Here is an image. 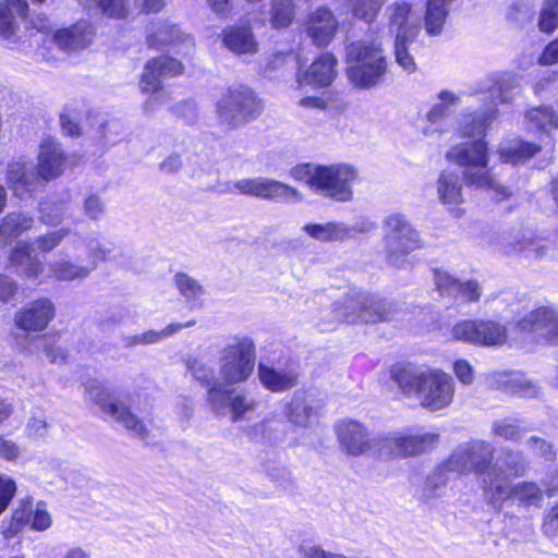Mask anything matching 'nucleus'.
<instances>
[{"instance_id": "nucleus-1", "label": "nucleus", "mask_w": 558, "mask_h": 558, "mask_svg": "<svg viewBox=\"0 0 558 558\" xmlns=\"http://www.w3.org/2000/svg\"><path fill=\"white\" fill-rule=\"evenodd\" d=\"M291 175L306 183L314 193L341 203L353 198V183L357 180L356 169L347 163H301L291 169Z\"/></svg>"}, {"instance_id": "nucleus-2", "label": "nucleus", "mask_w": 558, "mask_h": 558, "mask_svg": "<svg viewBox=\"0 0 558 558\" xmlns=\"http://www.w3.org/2000/svg\"><path fill=\"white\" fill-rule=\"evenodd\" d=\"M446 158L465 168L463 179L468 185L493 191L494 197L498 202L505 201L510 196V191L497 183L486 170L489 156L487 143L483 138L451 147L446 153Z\"/></svg>"}, {"instance_id": "nucleus-3", "label": "nucleus", "mask_w": 558, "mask_h": 558, "mask_svg": "<svg viewBox=\"0 0 558 558\" xmlns=\"http://www.w3.org/2000/svg\"><path fill=\"white\" fill-rule=\"evenodd\" d=\"M347 75L354 87L369 89L384 81L387 61L381 44L359 40L345 47Z\"/></svg>"}, {"instance_id": "nucleus-4", "label": "nucleus", "mask_w": 558, "mask_h": 558, "mask_svg": "<svg viewBox=\"0 0 558 558\" xmlns=\"http://www.w3.org/2000/svg\"><path fill=\"white\" fill-rule=\"evenodd\" d=\"M484 497L497 511L502 510L507 502L530 510L542 507L544 492L535 482L523 481L512 485L497 468L484 481Z\"/></svg>"}, {"instance_id": "nucleus-5", "label": "nucleus", "mask_w": 558, "mask_h": 558, "mask_svg": "<svg viewBox=\"0 0 558 558\" xmlns=\"http://www.w3.org/2000/svg\"><path fill=\"white\" fill-rule=\"evenodd\" d=\"M395 304L359 289H350L332 304V313L339 322L375 324L393 318Z\"/></svg>"}, {"instance_id": "nucleus-6", "label": "nucleus", "mask_w": 558, "mask_h": 558, "mask_svg": "<svg viewBox=\"0 0 558 558\" xmlns=\"http://www.w3.org/2000/svg\"><path fill=\"white\" fill-rule=\"evenodd\" d=\"M383 242L388 264L397 268H402L407 256L423 246L420 232L404 215L398 213L384 218Z\"/></svg>"}, {"instance_id": "nucleus-7", "label": "nucleus", "mask_w": 558, "mask_h": 558, "mask_svg": "<svg viewBox=\"0 0 558 558\" xmlns=\"http://www.w3.org/2000/svg\"><path fill=\"white\" fill-rule=\"evenodd\" d=\"M255 366V343L246 336H234L219 357L220 383L225 387L245 383Z\"/></svg>"}, {"instance_id": "nucleus-8", "label": "nucleus", "mask_w": 558, "mask_h": 558, "mask_svg": "<svg viewBox=\"0 0 558 558\" xmlns=\"http://www.w3.org/2000/svg\"><path fill=\"white\" fill-rule=\"evenodd\" d=\"M85 393L88 400L97 404L104 413L109 414L135 437L145 439L148 436V429L143 421H141L126 404V397L122 399L112 395L108 388L97 380L86 383Z\"/></svg>"}, {"instance_id": "nucleus-9", "label": "nucleus", "mask_w": 558, "mask_h": 558, "mask_svg": "<svg viewBox=\"0 0 558 558\" xmlns=\"http://www.w3.org/2000/svg\"><path fill=\"white\" fill-rule=\"evenodd\" d=\"M216 108L218 122L227 129H234L254 119L260 105L252 89L236 85L228 88Z\"/></svg>"}, {"instance_id": "nucleus-10", "label": "nucleus", "mask_w": 558, "mask_h": 558, "mask_svg": "<svg viewBox=\"0 0 558 558\" xmlns=\"http://www.w3.org/2000/svg\"><path fill=\"white\" fill-rule=\"evenodd\" d=\"M495 454V447L485 440H474L459 446L449 457V468L454 473L463 474L475 472L481 476V485L484 490V481L495 469H500L504 473V468L499 462H493Z\"/></svg>"}, {"instance_id": "nucleus-11", "label": "nucleus", "mask_w": 558, "mask_h": 558, "mask_svg": "<svg viewBox=\"0 0 558 558\" xmlns=\"http://www.w3.org/2000/svg\"><path fill=\"white\" fill-rule=\"evenodd\" d=\"M497 248L505 256L522 262H535L547 255L549 246L531 230L519 227L504 232L498 240Z\"/></svg>"}, {"instance_id": "nucleus-12", "label": "nucleus", "mask_w": 558, "mask_h": 558, "mask_svg": "<svg viewBox=\"0 0 558 558\" xmlns=\"http://www.w3.org/2000/svg\"><path fill=\"white\" fill-rule=\"evenodd\" d=\"M439 435L436 433L403 434L393 432L383 434L379 448L380 459L409 458L425 453L438 444Z\"/></svg>"}, {"instance_id": "nucleus-13", "label": "nucleus", "mask_w": 558, "mask_h": 558, "mask_svg": "<svg viewBox=\"0 0 558 558\" xmlns=\"http://www.w3.org/2000/svg\"><path fill=\"white\" fill-rule=\"evenodd\" d=\"M335 428L339 444L348 454L359 457L372 453L379 458L383 434L372 436L362 423L353 420L341 421Z\"/></svg>"}, {"instance_id": "nucleus-14", "label": "nucleus", "mask_w": 558, "mask_h": 558, "mask_svg": "<svg viewBox=\"0 0 558 558\" xmlns=\"http://www.w3.org/2000/svg\"><path fill=\"white\" fill-rule=\"evenodd\" d=\"M451 335L457 341L485 347L500 345L507 340L506 327L494 320L465 319L452 327Z\"/></svg>"}, {"instance_id": "nucleus-15", "label": "nucleus", "mask_w": 558, "mask_h": 558, "mask_svg": "<svg viewBox=\"0 0 558 558\" xmlns=\"http://www.w3.org/2000/svg\"><path fill=\"white\" fill-rule=\"evenodd\" d=\"M206 402L218 415L232 414L233 421L240 420L245 413L255 409V401L243 391L223 385H214L208 389Z\"/></svg>"}, {"instance_id": "nucleus-16", "label": "nucleus", "mask_w": 558, "mask_h": 558, "mask_svg": "<svg viewBox=\"0 0 558 558\" xmlns=\"http://www.w3.org/2000/svg\"><path fill=\"white\" fill-rule=\"evenodd\" d=\"M518 328L532 336V340L556 342L558 340V313L551 307H538L521 319Z\"/></svg>"}, {"instance_id": "nucleus-17", "label": "nucleus", "mask_w": 558, "mask_h": 558, "mask_svg": "<svg viewBox=\"0 0 558 558\" xmlns=\"http://www.w3.org/2000/svg\"><path fill=\"white\" fill-rule=\"evenodd\" d=\"M453 379L439 371L428 372L420 393L421 403L432 411L440 410L452 401Z\"/></svg>"}, {"instance_id": "nucleus-18", "label": "nucleus", "mask_w": 558, "mask_h": 558, "mask_svg": "<svg viewBox=\"0 0 558 558\" xmlns=\"http://www.w3.org/2000/svg\"><path fill=\"white\" fill-rule=\"evenodd\" d=\"M147 43L149 47L160 49L163 46H172L177 52L190 56L194 49V40L180 27L167 21H158L149 27Z\"/></svg>"}, {"instance_id": "nucleus-19", "label": "nucleus", "mask_w": 558, "mask_h": 558, "mask_svg": "<svg viewBox=\"0 0 558 558\" xmlns=\"http://www.w3.org/2000/svg\"><path fill=\"white\" fill-rule=\"evenodd\" d=\"M56 316V306L48 298H39L16 312V327L25 331H41Z\"/></svg>"}, {"instance_id": "nucleus-20", "label": "nucleus", "mask_w": 558, "mask_h": 558, "mask_svg": "<svg viewBox=\"0 0 558 558\" xmlns=\"http://www.w3.org/2000/svg\"><path fill=\"white\" fill-rule=\"evenodd\" d=\"M389 20V31L396 35V39H415L421 31V16L412 10V5L405 1H398L386 9Z\"/></svg>"}, {"instance_id": "nucleus-21", "label": "nucleus", "mask_w": 558, "mask_h": 558, "mask_svg": "<svg viewBox=\"0 0 558 558\" xmlns=\"http://www.w3.org/2000/svg\"><path fill=\"white\" fill-rule=\"evenodd\" d=\"M438 102L434 104L425 116L426 125L422 128L425 136H438L449 130L447 119L454 107L460 104V97L449 90H441L437 95Z\"/></svg>"}, {"instance_id": "nucleus-22", "label": "nucleus", "mask_w": 558, "mask_h": 558, "mask_svg": "<svg viewBox=\"0 0 558 558\" xmlns=\"http://www.w3.org/2000/svg\"><path fill=\"white\" fill-rule=\"evenodd\" d=\"M183 65L177 59L160 56L145 65L142 74L141 88L144 93L157 92L161 87V81L181 74Z\"/></svg>"}, {"instance_id": "nucleus-23", "label": "nucleus", "mask_w": 558, "mask_h": 558, "mask_svg": "<svg viewBox=\"0 0 558 558\" xmlns=\"http://www.w3.org/2000/svg\"><path fill=\"white\" fill-rule=\"evenodd\" d=\"M338 29V21L327 8H318L311 12L305 23L306 35L317 47L330 44Z\"/></svg>"}, {"instance_id": "nucleus-24", "label": "nucleus", "mask_w": 558, "mask_h": 558, "mask_svg": "<svg viewBox=\"0 0 558 558\" xmlns=\"http://www.w3.org/2000/svg\"><path fill=\"white\" fill-rule=\"evenodd\" d=\"M434 280L440 295L452 296L462 303L475 302L480 299L482 290L475 280L461 282L446 271L435 270Z\"/></svg>"}, {"instance_id": "nucleus-25", "label": "nucleus", "mask_w": 558, "mask_h": 558, "mask_svg": "<svg viewBox=\"0 0 558 558\" xmlns=\"http://www.w3.org/2000/svg\"><path fill=\"white\" fill-rule=\"evenodd\" d=\"M95 36L94 26L87 21L53 32L52 40L63 51H78L87 48Z\"/></svg>"}, {"instance_id": "nucleus-26", "label": "nucleus", "mask_w": 558, "mask_h": 558, "mask_svg": "<svg viewBox=\"0 0 558 558\" xmlns=\"http://www.w3.org/2000/svg\"><path fill=\"white\" fill-rule=\"evenodd\" d=\"M65 156L61 145L53 138L43 140L39 147L37 173L43 181L59 177L64 167Z\"/></svg>"}, {"instance_id": "nucleus-27", "label": "nucleus", "mask_w": 558, "mask_h": 558, "mask_svg": "<svg viewBox=\"0 0 558 558\" xmlns=\"http://www.w3.org/2000/svg\"><path fill=\"white\" fill-rule=\"evenodd\" d=\"M27 10L26 0H0V37L10 49H14L21 38L13 11L25 17Z\"/></svg>"}, {"instance_id": "nucleus-28", "label": "nucleus", "mask_w": 558, "mask_h": 558, "mask_svg": "<svg viewBox=\"0 0 558 558\" xmlns=\"http://www.w3.org/2000/svg\"><path fill=\"white\" fill-rule=\"evenodd\" d=\"M7 179L19 197L35 191L41 181L33 163L22 160L9 165Z\"/></svg>"}, {"instance_id": "nucleus-29", "label": "nucleus", "mask_w": 558, "mask_h": 558, "mask_svg": "<svg viewBox=\"0 0 558 558\" xmlns=\"http://www.w3.org/2000/svg\"><path fill=\"white\" fill-rule=\"evenodd\" d=\"M337 64L338 61L333 54L329 52L323 53L310 65L303 75L299 74V82L315 87H327L337 76Z\"/></svg>"}, {"instance_id": "nucleus-30", "label": "nucleus", "mask_w": 558, "mask_h": 558, "mask_svg": "<svg viewBox=\"0 0 558 558\" xmlns=\"http://www.w3.org/2000/svg\"><path fill=\"white\" fill-rule=\"evenodd\" d=\"M520 78L517 74L499 73L492 77V85L484 93V98H490L492 105L510 104L520 94Z\"/></svg>"}, {"instance_id": "nucleus-31", "label": "nucleus", "mask_w": 558, "mask_h": 558, "mask_svg": "<svg viewBox=\"0 0 558 558\" xmlns=\"http://www.w3.org/2000/svg\"><path fill=\"white\" fill-rule=\"evenodd\" d=\"M10 267L20 276L36 279L43 271V263L32 254L31 244L19 242L9 256Z\"/></svg>"}, {"instance_id": "nucleus-32", "label": "nucleus", "mask_w": 558, "mask_h": 558, "mask_svg": "<svg viewBox=\"0 0 558 558\" xmlns=\"http://www.w3.org/2000/svg\"><path fill=\"white\" fill-rule=\"evenodd\" d=\"M284 416L289 423L299 427H308L317 417V411L307 400L304 391H295L284 405Z\"/></svg>"}, {"instance_id": "nucleus-33", "label": "nucleus", "mask_w": 558, "mask_h": 558, "mask_svg": "<svg viewBox=\"0 0 558 558\" xmlns=\"http://www.w3.org/2000/svg\"><path fill=\"white\" fill-rule=\"evenodd\" d=\"M258 378L268 390L281 392L296 386L299 375L293 369H277L272 366L259 364Z\"/></svg>"}, {"instance_id": "nucleus-34", "label": "nucleus", "mask_w": 558, "mask_h": 558, "mask_svg": "<svg viewBox=\"0 0 558 558\" xmlns=\"http://www.w3.org/2000/svg\"><path fill=\"white\" fill-rule=\"evenodd\" d=\"M222 41L233 53L253 54L257 51V41L252 29L246 26H231L223 31Z\"/></svg>"}, {"instance_id": "nucleus-35", "label": "nucleus", "mask_w": 558, "mask_h": 558, "mask_svg": "<svg viewBox=\"0 0 558 558\" xmlns=\"http://www.w3.org/2000/svg\"><path fill=\"white\" fill-rule=\"evenodd\" d=\"M498 113L495 106L485 107L478 111H474L464 117V121L461 122L459 128L462 136L476 137L483 136L487 128L496 119Z\"/></svg>"}, {"instance_id": "nucleus-36", "label": "nucleus", "mask_w": 558, "mask_h": 558, "mask_svg": "<svg viewBox=\"0 0 558 558\" xmlns=\"http://www.w3.org/2000/svg\"><path fill=\"white\" fill-rule=\"evenodd\" d=\"M34 218L21 211H12L4 216L0 223V248L9 241L19 238L23 232L32 229Z\"/></svg>"}, {"instance_id": "nucleus-37", "label": "nucleus", "mask_w": 558, "mask_h": 558, "mask_svg": "<svg viewBox=\"0 0 558 558\" xmlns=\"http://www.w3.org/2000/svg\"><path fill=\"white\" fill-rule=\"evenodd\" d=\"M436 186L441 204L458 205L462 203V182L459 173L450 170L441 171Z\"/></svg>"}, {"instance_id": "nucleus-38", "label": "nucleus", "mask_w": 558, "mask_h": 558, "mask_svg": "<svg viewBox=\"0 0 558 558\" xmlns=\"http://www.w3.org/2000/svg\"><path fill=\"white\" fill-rule=\"evenodd\" d=\"M302 230L319 242H339L348 239V225L342 221L307 223Z\"/></svg>"}, {"instance_id": "nucleus-39", "label": "nucleus", "mask_w": 558, "mask_h": 558, "mask_svg": "<svg viewBox=\"0 0 558 558\" xmlns=\"http://www.w3.org/2000/svg\"><path fill=\"white\" fill-rule=\"evenodd\" d=\"M452 2L453 0H427L424 23L429 36H437L442 32Z\"/></svg>"}, {"instance_id": "nucleus-40", "label": "nucleus", "mask_w": 558, "mask_h": 558, "mask_svg": "<svg viewBox=\"0 0 558 558\" xmlns=\"http://www.w3.org/2000/svg\"><path fill=\"white\" fill-rule=\"evenodd\" d=\"M428 372H421L409 367H396L391 372L392 379L405 395H417L422 391Z\"/></svg>"}, {"instance_id": "nucleus-41", "label": "nucleus", "mask_w": 558, "mask_h": 558, "mask_svg": "<svg viewBox=\"0 0 558 558\" xmlns=\"http://www.w3.org/2000/svg\"><path fill=\"white\" fill-rule=\"evenodd\" d=\"M40 220L48 226H58L72 216L70 204L63 199H47L39 203Z\"/></svg>"}, {"instance_id": "nucleus-42", "label": "nucleus", "mask_w": 558, "mask_h": 558, "mask_svg": "<svg viewBox=\"0 0 558 558\" xmlns=\"http://www.w3.org/2000/svg\"><path fill=\"white\" fill-rule=\"evenodd\" d=\"M453 472L449 468V459L439 464L426 478L423 488V497L426 499L441 497L446 493L449 473Z\"/></svg>"}, {"instance_id": "nucleus-43", "label": "nucleus", "mask_w": 558, "mask_h": 558, "mask_svg": "<svg viewBox=\"0 0 558 558\" xmlns=\"http://www.w3.org/2000/svg\"><path fill=\"white\" fill-rule=\"evenodd\" d=\"M541 150V146L524 142L514 141L507 146L499 148V157L502 162L519 163L524 162Z\"/></svg>"}, {"instance_id": "nucleus-44", "label": "nucleus", "mask_w": 558, "mask_h": 558, "mask_svg": "<svg viewBox=\"0 0 558 558\" xmlns=\"http://www.w3.org/2000/svg\"><path fill=\"white\" fill-rule=\"evenodd\" d=\"M174 283L180 294L192 307L201 306L205 289L198 280L185 272H179L174 276Z\"/></svg>"}, {"instance_id": "nucleus-45", "label": "nucleus", "mask_w": 558, "mask_h": 558, "mask_svg": "<svg viewBox=\"0 0 558 558\" xmlns=\"http://www.w3.org/2000/svg\"><path fill=\"white\" fill-rule=\"evenodd\" d=\"M525 119L535 130L549 132L558 129V114L550 106H538L527 110Z\"/></svg>"}, {"instance_id": "nucleus-46", "label": "nucleus", "mask_w": 558, "mask_h": 558, "mask_svg": "<svg viewBox=\"0 0 558 558\" xmlns=\"http://www.w3.org/2000/svg\"><path fill=\"white\" fill-rule=\"evenodd\" d=\"M299 191L274 179H260L259 198L267 201H290L299 196Z\"/></svg>"}, {"instance_id": "nucleus-47", "label": "nucleus", "mask_w": 558, "mask_h": 558, "mask_svg": "<svg viewBox=\"0 0 558 558\" xmlns=\"http://www.w3.org/2000/svg\"><path fill=\"white\" fill-rule=\"evenodd\" d=\"M502 459L499 465L504 468V475L511 483V478L524 476L529 465L525 461L523 453L520 450L504 449L501 451Z\"/></svg>"}, {"instance_id": "nucleus-48", "label": "nucleus", "mask_w": 558, "mask_h": 558, "mask_svg": "<svg viewBox=\"0 0 558 558\" xmlns=\"http://www.w3.org/2000/svg\"><path fill=\"white\" fill-rule=\"evenodd\" d=\"M50 271L53 277L62 281L85 279L92 272L88 266L77 265L71 260L60 259L50 264Z\"/></svg>"}, {"instance_id": "nucleus-49", "label": "nucleus", "mask_w": 558, "mask_h": 558, "mask_svg": "<svg viewBox=\"0 0 558 558\" xmlns=\"http://www.w3.org/2000/svg\"><path fill=\"white\" fill-rule=\"evenodd\" d=\"M85 244L86 254L92 259L90 260V270L96 269L99 260H107L114 257L112 253L117 250L113 243H102L99 239L95 236H85L83 239Z\"/></svg>"}, {"instance_id": "nucleus-50", "label": "nucleus", "mask_w": 558, "mask_h": 558, "mask_svg": "<svg viewBox=\"0 0 558 558\" xmlns=\"http://www.w3.org/2000/svg\"><path fill=\"white\" fill-rule=\"evenodd\" d=\"M186 368L193 378L210 389L214 385H222L219 379L215 377V369L208 365L204 360L198 357H187L185 362Z\"/></svg>"}, {"instance_id": "nucleus-51", "label": "nucleus", "mask_w": 558, "mask_h": 558, "mask_svg": "<svg viewBox=\"0 0 558 558\" xmlns=\"http://www.w3.org/2000/svg\"><path fill=\"white\" fill-rule=\"evenodd\" d=\"M492 433L496 437L517 442L522 438L525 428L520 425L517 418L504 417L492 423Z\"/></svg>"}, {"instance_id": "nucleus-52", "label": "nucleus", "mask_w": 558, "mask_h": 558, "mask_svg": "<svg viewBox=\"0 0 558 558\" xmlns=\"http://www.w3.org/2000/svg\"><path fill=\"white\" fill-rule=\"evenodd\" d=\"M502 384L505 390L511 395L529 398L537 395V387L523 374L506 375Z\"/></svg>"}, {"instance_id": "nucleus-53", "label": "nucleus", "mask_w": 558, "mask_h": 558, "mask_svg": "<svg viewBox=\"0 0 558 558\" xmlns=\"http://www.w3.org/2000/svg\"><path fill=\"white\" fill-rule=\"evenodd\" d=\"M294 19L293 0H272L270 23L274 28H286Z\"/></svg>"}, {"instance_id": "nucleus-54", "label": "nucleus", "mask_w": 558, "mask_h": 558, "mask_svg": "<svg viewBox=\"0 0 558 558\" xmlns=\"http://www.w3.org/2000/svg\"><path fill=\"white\" fill-rule=\"evenodd\" d=\"M355 17L372 23L378 15L386 0H351Z\"/></svg>"}, {"instance_id": "nucleus-55", "label": "nucleus", "mask_w": 558, "mask_h": 558, "mask_svg": "<svg viewBox=\"0 0 558 558\" xmlns=\"http://www.w3.org/2000/svg\"><path fill=\"white\" fill-rule=\"evenodd\" d=\"M195 325V320H190L185 324H169L166 328L156 331V330H147L141 335L143 344H153L160 342L167 338L172 337L183 328H189Z\"/></svg>"}, {"instance_id": "nucleus-56", "label": "nucleus", "mask_w": 558, "mask_h": 558, "mask_svg": "<svg viewBox=\"0 0 558 558\" xmlns=\"http://www.w3.org/2000/svg\"><path fill=\"white\" fill-rule=\"evenodd\" d=\"M32 514V505L29 502L22 505L17 508L9 523V526L4 527L2 534L5 538L15 536L21 529L29 522Z\"/></svg>"}, {"instance_id": "nucleus-57", "label": "nucleus", "mask_w": 558, "mask_h": 558, "mask_svg": "<svg viewBox=\"0 0 558 558\" xmlns=\"http://www.w3.org/2000/svg\"><path fill=\"white\" fill-rule=\"evenodd\" d=\"M538 26L542 32L551 33L558 26V0H545L541 14Z\"/></svg>"}, {"instance_id": "nucleus-58", "label": "nucleus", "mask_w": 558, "mask_h": 558, "mask_svg": "<svg viewBox=\"0 0 558 558\" xmlns=\"http://www.w3.org/2000/svg\"><path fill=\"white\" fill-rule=\"evenodd\" d=\"M71 234V229L68 227L39 235L35 239L34 244L40 252L48 253L54 250L64 238Z\"/></svg>"}, {"instance_id": "nucleus-59", "label": "nucleus", "mask_w": 558, "mask_h": 558, "mask_svg": "<svg viewBox=\"0 0 558 558\" xmlns=\"http://www.w3.org/2000/svg\"><path fill=\"white\" fill-rule=\"evenodd\" d=\"M525 447L533 454L545 461H553L556 457L551 442L538 436L529 437L525 440Z\"/></svg>"}, {"instance_id": "nucleus-60", "label": "nucleus", "mask_w": 558, "mask_h": 558, "mask_svg": "<svg viewBox=\"0 0 558 558\" xmlns=\"http://www.w3.org/2000/svg\"><path fill=\"white\" fill-rule=\"evenodd\" d=\"M413 41L414 39L410 38L395 39L396 61L409 73H413L416 69L414 58L408 52V47Z\"/></svg>"}, {"instance_id": "nucleus-61", "label": "nucleus", "mask_w": 558, "mask_h": 558, "mask_svg": "<svg viewBox=\"0 0 558 558\" xmlns=\"http://www.w3.org/2000/svg\"><path fill=\"white\" fill-rule=\"evenodd\" d=\"M83 214L92 221H99L106 213L104 199L95 193L87 195L83 201Z\"/></svg>"}, {"instance_id": "nucleus-62", "label": "nucleus", "mask_w": 558, "mask_h": 558, "mask_svg": "<svg viewBox=\"0 0 558 558\" xmlns=\"http://www.w3.org/2000/svg\"><path fill=\"white\" fill-rule=\"evenodd\" d=\"M104 145H114L123 138L125 133L124 124L118 120H110L100 125L99 130Z\"/></svg>"}, {"instance_id": "nucleus-63", "label": "nucleus", "mask_w": 558, "mask_h": 558, "mask_svg": "<svg viewBox=\"0 0 558 558\" xmlns=\"http://www.w3.org/2000/svg\"><path fill=\"white\" fill-rule=\"evenodd\" d=\"M102 13L118 19L128 14V0H95Z\"/></svg>"}, {"instance_id": "nucleus-64", "label": "nucleus", "mask_w": 558, "mask_h": 558, "mask_svg": "<svg viewBox=\"0 0 558 558\" xmlns=\"http://www.w3.org/2000/svg\"><path fill=\"white\" fill-rule=\"evenodd\" d=\"M35 531H45L51 526L52 519L50 513L44 508V504L38 502L36 509H32L29 522Z\"/></svg>"}]
</instances>
